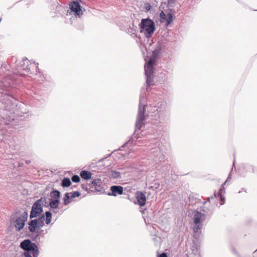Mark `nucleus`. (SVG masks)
<instances>
[{
	"label": "nucleus",
	"mask_w": 257,
	"mask_h": 257,
	"mask_svg": "<svg viewBox=\"0 0 257 257\" xmlns=\"http://www.w3.org/2000/svg\"><path fill=\"white\" fill-rule=\"evenodd\" d=\"M108 176L112 178L116 179L120 177V172L117 171L110 170L108 172Z\"/></svg>",
	"instance_id": "nucleus-23"
},
{
	"label": "nucleus",
	"mask_w": 257,
	"mask_h": 257,
	"mask_svg": "<svg viewBox=\"0 0 257 257\" xmlns=\"http://www.w3.org/2000/svg\"><path fill=\"white\" fill-rule=\"evenodd\" d=\"M44 225V221H41V222H39V226L38 227H42Z\"/></svg>",
	"instance_id": "nucleus-36"
},
{
	"label": "nucleus",
	"mask_w": 257,
	"mask_h": 257,
	"mask_svg": "<svg viewBox=\"0 0 257 257\" xmlns=\"http://www.w3.org/2000/svg\"><path fill=\"white\" fill-rule=\"evenodd\" d=\"M12 62L13 63V68L16 69L13 74L10 73V70L7 68L8 65L6 63L2 64L0 68V74L2 75L3 73L6 75L0 81V89L6 92L10 91L15 87V84L19 83L18 75L21 76L26 75L23 72L32 74V70H35L36 71H37L38 69V63H31L27 58L18 61L17 57H13Z\"/></svg>",
	"instance_id": "nucleus-1"
},
{
	"label": "nucleus",
	"mask_w": 257,
	"mask_h": 257,
	"mask_svg": "<svg viewBox=\"0 0 257 257\" xmlns=\"http://www.w3.org/2000/svg\"><path fill=\"white\" fill-rule=\"evenodd\" d=\"M20 247L25 251L24 253L25 257H32L30 251L33 253V257H38L39 255V251L37 245L29 239L22 241L20 243Z\"/></svg>",
	"instance_id": "nucleus-7"
},
{
	"label": "nucleus",
	"mask_w": 257,
	"mask_h": 257,
	"mask_svg": "<svg viewBox=\"0 0 257 257\" xmlns=\"http://www.w3.org/2000/svg\"><path fill=\"white\" fill-rule=\"evenodd\" d=\"M70 197L72 198H74L75 197H78L80 196V193L79 191H74L72 193H71Z\"/></svg>",
	"instance_id": "nucleus-32"
},
{
	"label": "nucleus",
	"mask_w": 257,
	"mask_h": 257,
	"mask_svg": "<svg viewBox=\"0 0 257 257\" xmlns=\"http://www.w3.org/2000/svg\"><path fill=\"white\" fill-rule=\"evenodd\" d=\"M80 175L82 179L89 180L91 178L92 173L88 171L83 170L81 171Z\"/></svg>",
	"instance_id": "nucleus-20"
},
{
	"label": "nucleus",
	"mask_w": 257,
	"mask_h": 257,
	"mask_svg": "<svg viewBox=\"0 0 257 257\" xmlns=\"http://www.w3.org/2000/svg\"><path fill=\"white\" fill-rule=\"evenodd\" d=\"M46 216V223L49 224L50 223L52 220V213L50 211H47L45 212Z\"/></svg>",
	"instance_id": "nucleus-27"
},
{
	"label": "nucleus",
	"mask_w": 257,
	"mask_h": 257,
	"mask_svg": "<svg viewBox=\"0 0 257 257\" xmlns=\"http://www.w3.org/2000/svg\"><path fill=\"white\" fill-rule=\"evenodd\" d=\"M71 180L73 182H75V183H78L79 182H80V177H79V176L77 175H73L72 178H71Z\"/></svg>",
	"instance_id": "nucleus-31"
},
{
	"label": "nucleus",
	"mask_w": 257,
	"mask_h": 257,
	"mask_svg": "<svg viewBox=\"0 0 257 257\" xmlns=\"http://www.w3.org/2000/svg\"><path fill=\"white\" fill-rule=\"evenodd\" d=\"M96 180H98V181L96 182V184H95V188L94 190L98 192H100V193H102L104 191L103 187L101 186L102 184V182L100 179H96Z\"/></svg>",
	"instance_id": "nucleus-22"
},
{
	"label": "nucleus",
	"mask_w": 257,
	"mask_h": 257,
	"mask_svg": "<svg viewBox=\"0 0 257 257\" xmlns=\"http://www.w3.org/2000/svg\"><path fill=\"white\" fill-rule=\"evenodd\" d=\"M26 163H27V164H28V163H30V161H26Z\"/></svg>",
	"instance_id": "nucleus-43"
},
{
	"label": "nucleus",
	"mask_w": 257,
	"mask_h": 257,
	"mask_svg": "<svg viewBox=\"0 0 257 257\" xmlns=\"http://www.w3.org/2000/svg\"><path fill=\"white\" fill-rule=\"evenodd\" d=\"M1 99L0 101V109L3 110V116L0 115V129L2 130L3 125H14L17 122V116H22V113H26L22 111L20 113L18 108L16 99L11 95L4 92H1Z\"/></svg>",
	"instance_id": "nucleus-2"
},
{
	"label": "nucleus",
	"mask_w": 257,
	"mask_h": 257,
	"mask_svg": "<svg viewBox=\"0 0 257 257\" xmlns=\"http://www.w3.org/2000/svg\"><path fill=\"white\" fill-rule=\"evenodd\" d=\"M71 184V182L69 178H64L61 182V185L63 187H68Z\"/></svg>",
	"instance_id": "nucleus-26"
},
{
	"label": "nucleus",
	"mask_w": 257,
	"mask_h": 257,
	"mask_svg": "<svg viewBox=\"0 0 257 257\" xmlns=\"http://www.w3.org/2000/svg\"><path fill=\"white\" fill-rule=\"evenodd\" d=\"M59 202V200H50L49 206L50 207V209L53 210V213L56 214L57 213H59V212L58 210H56L58 208Z\"/></svg>",
	"instance_id": "nucleus-17"
},
{
	"label": "nucleus",
	"mask_w": 257,
	"mask_h": 257,
	"mask_svg": "<svg viewBox=\"0 0 257 257\" xmlns=\"http://www.w3.org/2000/svg\"><path fill=\"white\" fill-rule=\"evenodd\" d=\"M241 192H242V190H240V191H239L238 192V193H241Z\"/></svg>",
	"instance_id": "nucleus-44"
},
{
	"label": "nucleus",
	"mask_w": 257,
	"mask_h": 257,
	"mask_svg": "<svg viewBox=\"0 0 257 257\" xmlns=\"http://www.w3.org/2000/svg\"><path fill=\"white\" fill-rule=\"evenodd\" d=\"M70 194L71 193H66L65 194L64 197L63 198L64 204L65 205H67L71 203V199H72V198L70 197Z\"/></svg>",
	"instance_id": "nucleus-25"
},
{
	"label": "nucleus",
	"mask_w": 257,
	"mask_h": 257,
	"mask_svg": "<svg viewBox=\"0 0 257 257\" xmlns=\"http://www.w3.org/2000/svg\"><path fill=\"white\" fill-rule=\"evenodd\" d=\"M155 63L154 58H150L144 66L147 87L153 85Z\"/></svg>",
	"instance_id": "nucleus-8"
},
{
	"label": "nucleus",
	"mask_w": 257,
	"mask_h": 257,
	"mask_svg": "<svg viewBox=\"0 0 257 257\" xmlns=\"http://www.w3.org/2000/svg\"><path fill=\"white\" fill-rule=\"evenodd\" d=\"M151 150L152 151L151 153H154L155 158H158L160 162L163 161L164 156L161 153L159 147H152L151 148Z\"/></svg>",
	"instance_id": "nucleus-15"
},
{
	"label": "nucleus",
	"mask_w": 257,
	"mask_h": 257,
	"mask_svg": "<svg viewBox=\"0 0 257 257\" xmlns=\"http://www.w3.org/2000/svg\"><path fill=\"white\" fill-rule=\"evenodd\" d=\"M28 229L30 232L34 233L36 232V228L39 226L38 220L36 219H32L28 222Z\"/></svg>",
	"instance_id": "nucleus-16"
},
{
	"label": "nucleus",
	"mask_w": 257,
	"mask_h": 257,
	"mask_svg": "<svg viewBox=\"0 0 257 257\" xmlns=\"http://www.w3.org/2000/svg\"><path fill=\"white\" fill-rule=\"evenodd\" d=\"M233 252H234L235 253H236V251H235V250L234 249H233Z\"/></svg>",
	"instance_id": "nucleus-46"
},
{
	"label": "nucleus",
	"mask_w": 257,
	"mask_h": 257,
	"mask_svg": "<svg viewBox=\"0 0 257 257\" xmlns=\"http://www.w3.org/2000/svg\"><path fill=\"white\" fill-rule=\"evenodd\" d=\"M111 192L108 193L109 196H116L117 195H121L123 193V189L121 186L113 185L110 187Z\"/></svg>",
	"instance_id": "nucleus-13"
},
{
	"label": "nucleus",
	"mask_w": 257,
	"mask_h": 257,
	"mask_svg": "<svg viewBox=\"0 0 257 257\" xmlns=\"http://www.w3.org/2000/svg\"><path fill=\"white\" fill-rule=\"evenodd\" d=\"M157 257H168V256L166 253L163 252L160 254H158Z\"/></svg>",
	"instance_id": "nucleus-33"
},
{
	"label": "nucleus",
	"mask_w": 257,
	"mask_h": 257,
	"mask_svg": "<svg viewBox=\"0 0 257 257\" xmlns=\"http://www.w3.org/2000/svg\"><path fill=\"white\" fill-rule=\"evenodd\" d=\"M99 182V181L98 180H93L91 183L89 184H86V191H93V189L94 190L95 188V184H96V182Z\"/></svg>",
	"instance_id": "nucleus-24"
},
{
	"label": "nucleus",
	"mask_w": 257,
	"mask_h": 257,
	"mask_svg": "<svg viewBox=\"0 0 257 257\" xmlns=\"http://www.w3.org/2000/svg\"><path fill=\"white\" fill-rule=\"evenodd\" d=\"M26 93L28 95L32 96L34 99L39 100V91H37L35 88L33 87L31 88H29Z\"/></svg>",
	"instance_id": "nucleus-18"
},
{
	"label": "nucleus",
	"mask_w": 257,
	"mask_h": 257,
	"mask_svg": "<svg viewBox=\"0 0 257 257\" xmlns=\"http://www.w3.org/2000/svg\"><path fill=\"white\" fill-rule=\"evenodd\" d=\"M34 76V79L37 81H43L45 79L44 77L43 76H41L40 73L35 74Z\"/></svg>",
	"instance_id": "nucleus-29"
},
{
	"label": "nucleus",
	"mask_w": 257,
	"mask_h": 257,
	"mask_svg": "<svg viewBox=\"0 0 257 257\" xmlns=\"http://www.w3.org/2000/svg\"><path fill=\"white\" fill-rule=\"evenodd\" d=\"M44 203H47L46 197H41L33 204L30 212V219L37 217L43 212V206Z\"/></svg>",
	"instance_id": "nucleus-10"
},
{
	"label": "nucleus",
	"mask_w": 257,
	"mask_h": 257,
	"mask_svg": "<svg viewBox=\"0 0 257 257\" xmlns=\"http://www.w3.org/2000/svg\"><path fill=\"white\" fill-rule=\"evenodd\" d=\"M70 8L71 12L74 13V15L76 16L80 17L83 14L81 7L80 4L76 1H73L70 5Z\"/></svg>",
	"instance_id": "nucleus-12"
},
{
	"label": "nucleus",
	"mask_w": 257,
	"mask_h": 257,
	"mask_svg": "<svg viewBox=\"0 0 257 257\" xmlns=\"http://www.w3.org/2000/svg\"><path fill=\"white\" fill-rule=\"evenodd\" d=\"M151 6H149L148 7L146 8V10L147 11H149L150 10Z\"/></svg>",
	"instance_id": "nucleus-38"
},
{
	"label": "nucleus",
	"mask_w": 257,
	"mask_h": 257,
	"mask_svg": "<svg viewBox=\"0 0 257 257\" xmlns=\"http://www.w3.org/2000/svg\"><path fill=\"white\" fill-rule=\"evenodd\" d=\"M161 47L158 45L156 48L152 52V57L151 58H154V62H156V59L158 57L161 53Z\"/></svg>",
	"instance_id": "nucleus-21"
},
{
	"label": "nucleus",
	"mask_w": 257,
	"mask_h": 257,
	"mask_svg": "<svg viewBox=\"0 0 257 257\" xmlns=\"http://www.w3.org/2000/svg\"><path fill=\"white\" fill-rule=\"evenodd\" d=\"M60 194L61 193L59 191L53 189L50 192L51 199L50 200H59Z\"/></svg>",
	"instance_id": "nucleus-19"
},
{
	"label": "nucleus",
	"mask_w": 257,
	"mask_h": 257,
	"mask_svg": "<svg viewBox=\"0 0 257 257\" xmlns=\"http://www.w3.org/2000/svg\"><path fill=\"white\" fill-rule=\"evenodd\" d=\"M230 179H231V176H230V175L229 174L228 175L227 179L226 180V181L221 185V186L219 191L217 192H215L214 193L215 197H216V198H217V197L219 198V199H220V205H221L224 204V203H225V197L223 196V194L225 193L224 185L226 184V182L229 181Z\"/></svg>",
	"instance_id": "nucleus-11"
},
{
	"label": "nucleus",
	"mask_w": 257,
	"mask_h": 257,
	"mask_svg": "<svg viewBox=\"0 0 257 257\" xmlns=\"http://www.w3.org/2000/svg\"><path fill=\"white\" fill-rule=\"evenodd\" d=\"M256 251H257V249L253 252V253H255Z\"/></svg>",
	"instance_id": "nucleus-47"
},
{
	"label": "nucleus",
	"mask_w": 257,
	"mask_h": 257,
	"mask_svg": "<svg viewBox=\"0 0 257 257\" xmlns=\"http://www.w3.org/2000/svg\"><path fill=\"white\" fill-rule=\"evenodd\" d=\"M136 198L140 206H144L145 205L146 203V197L144 193L137 191L136 193Z\"/></svg>",
	"instance_id": "nucleus-14"
},
{
	"label": "nucleus",
	"mask_w": 257,
	"mask_h": 257,
	"mask_svg": "<svg viewBox=\"0 0 257 257\" xmlns=\"http://www.w3.org/2000/svg\"><path fill=\"white\" fill-rule=\"evenodd\" d=\"M215 198V196H211L207 198V200L204 203V204L200 207V211H196L194 217V222L195 226L193 228L194 232H197L200 230L203 225L202 223L205 220L207 216H211L213 213V209L210 207L206 205L207 202L210 201V199Z\"/></svg>",
	"instance_id": "nucleus-5"
},
{
	"label": "nucleus",
	"mask_w": 257,
	"mask_h": 257,
	"mask_svg": "<svg viewBox=\"0 0 257 257\" xmlns=\"http://www.w3.org/2000/svg\"><path fill=\"white\" fill-rule=\"evenodd\" d=\"M23 165V163H19V167H21Z\"/></svg>",
	"instance_id": "nucleus-40"
},
{
	"label": "nucleus",
	"mask_w": 257,
	"mask_h": 257,
	"mask_svg": "<svg viewBox=\"0 0 257 257\" xmlns=\"http://www.w3.org/2000/svg\"><path fill=\"white\" fill-rule=\"evenodd\" d=\"M20 211L16 213V217H14L13 219L14 223V226L16 231H19L22 230L25 225V222L27 221L28 217V213L27 211H25L19 216V213Z\"/></svg>",
	"instance_id": "nucleus-9"
},
{
	"label": "nucleus",
	"mask_w": 257,
	"mask_h": 257,
	"mask_svg": "<svg viewBox=\"0 0 257 257\" xmlns=\"http://www.w3.org/2000/svg\"><path fill=\"white\" fill-rule=\"evenodd\" d=\"M150 105L151 110L153 112H158V115L155 116L153 124L157 127H161L167 123L170 114L169 111L167 108V103L162 100H154Z\"/></svg>",
	"instance_id": "nucleus-4"
},
{
	"label": "nucleus",
	"mask_w": 257,
	"mask_h": 257,
	"mask_svg": "<svg viewBox=\"0 0 257 257\" xmlns=\"http://www.w3.org/2000/svg\"><path fill=\"white\" fill-rule=\"evenodd\" d=\"M39 235H40V233H38L36 235V237H39Z\"/></svg>",
	"instance_id": "nucleus-41"
},
{
	"label": "nucleus",
	"mask_w": 257,
	"mask_h": 257,
	"mask_svg": "<svg viewBox=\"0 0 257 257\" xmlns=\"http://www.w3.org/2000/svg\"><path fill=\"white\" fill-rule=\"evenodd\" d=\"M45 216L44 215H42L41 217H40L39 218L36 219V220H38V222H41V221H44V220Z\"/></svg>",
	"instance_id": "nucleus-34"
},
{
	"label": "nucleus",
	"mask_w": 257,
	"mask_h": 257,
	"mask_svg": "<svg viewBox=\"0 0 257 257\" xmlns=\"http://www.w3.org/2000/svg\"><path fill=\"white\" fill-rule=\"evenodd\" d=\"M139 26L140 32L143 33L147 38H150L152 36L156 29L154 22L149 18L142 19Z\"/></svg>",
	"instance_id": "nucleus-6"
},
{
	"label": "nucleus",
	"mask_w": 257,
	"mask_h": 257,
	"mask_svg": "<svg viewBox=\"0 0 257 257\" xmlns=\"http://www.w3.org/2000/svg\"><path fill=\"white\" fill-rule=\"evenodd\" d=\"M174 0H172V1H173ZM168 3L169 4H170L171 2L172 1V0H168Z\"/></svg>",
	"instance_id": "nucleus-42"
},
{
	"label": "nucleus",
	"mask_w": 257,
	"mask_h": 257,
	"mask_svg": "<svg viewBox=\"0 0 257 257\" xmlns=\"http://www.w3.org/2000/svg\"><path fill=\"white\" fill-rule=\"evenodd\" d=\"M133 31H134V30L132 28H130L129 29H128V32L129 33H132V35H134V37H136V34H135V33H134Z\"/></svg>",
	"instance_id": "nucleus-35"
},
{
	"label": "nucleus",
	"mask_w": 257,
	"mask_h": 257,
	"mask_svg": "<svg viewBox=\"0 0 257 257\" xmlns=\"http://www.w3.org/2000/svg\"><path fill=\"white\" fill-rule=\"evenodd\" d=\"M2 21V18L0 19V22H1Z\"/></svg>",
	"instance_id": "nucleus-49"
},
{
	"label": "nucleus",
	"mask_w": 257,
	"mask_h": 257,
	"mask_svg": "<svg viewBox=\"0 0 257 257\" xmlns=\"http://www.w3.org/2000/svg\"><path fill=\"white\" fill-rule=\"evenodd\" d=\"M47 204H48V203H47H47H44V205H43V206H45L47 207V206H48V205H47Z\"/></svg>",
	"instance_id": "nucleus-39"
},
{
	"label": "nucleus",
	"mask_w": 257,
	"mask_h": 257,
	"mask_svg": "<svg viewBox=\"0 0 257 257\" xmlns=\"http://www.w3.org/2000/svg\"><path fill=\"white\" fill-rule=\"evenodd\" d=\"M143 92H145V90L144 89L141 90V92L140 96L139 105L138 113L137 118L136 122V128L134 134L131 137L130 140L125 143L121 148L122 147H129L131 146L134 141H135V145H137L139 143H143L146 141V139L140 140V139L141 136L140 135L139 132L141 128L144 125V121L145 120L146 116V106L147 102L146 95Z\"/></svg>",
	"instance_id": "nucleus-3"
},
{
	"label": "nucleus",
	"mask_w": 257,
	"mask_h": 257,
	"mask_svg": "<svg viewBox=\"0 0 257 257\" xmlns=\"http://www.w3.org/2000/svg\"><path fill=\"white\" fill-rule=\"evenodd\" d=\"M155 145H157V142L155 141Z\"/></svg>",
	"instance_id": "nucleus-48"
},
{
	"label": "nucleus",
	"mask_w": 257,
	"mask_h": 257,
	"mask_svg": "<svg viewBox=\"0 0 257 257\" xmlns=\"http://www.w3.org/2000/svg\"><path fill=\"white\" fill-rule=\"evenodd\" d=\"M173 21V16L171 13H169L167 16V20L165 22H166V25H168L170 24L172 21Z\"/></svg>",
	"instance_id": "nucleus-30"
},
{
	"label": "nucleus",
	"mask_w": 257,
	"mask_h": 257,
	"mask_svg": "<svg viewBox=\"0 0 257 257\" xmlns=\"http://www.w3.org/2000/svg\"><path fill=\"white\" fill-rule=\"evenodd\" d=\"M86 184H81V187H82V188L84 190H86Z\"/></svg>",
	"instance_id": "nucleus-37"
},
{
	"label": "nucleus",
	"mask_w": 257,
	"mask_h": 257,
	"mask_svg": "<svg viewBox=\"0 0 257 257\" xmlns=\"http://www.w3.org/2000/svg\"><path fill=\"white\" fill-rule=\"evenodd\" d=\"M241 192H242V190H240V191H239L238 192V193H241Z\"/></svg>",
	"instance_id": "nucleus-45"
},
{
	"label": "nucleus",
	"mask_w": 257,
	"mask_h": 257,
	"mask_svg": "<svg viewBox=\"0 0 257 257\" xmlns=\"http://www.w3.org/2000/svg\"><path fill=\"white\" fill-rule=\"evenodd\" d=\"M167 15L165 14L163 11H162L160 14V22L164 23L167 20Z\"/></svg>",
	"instance_id": "nucleus-28"
}]
</instances>
